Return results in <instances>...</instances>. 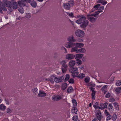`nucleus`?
<instances>
[{"label": "nucleus", "mask_w": 121, "mask_h": 121, "mask_svg": "<svg viewBox=\"0 0 121 121\" xmlns=\"http://www.w3.org/2000/svg\"><path fill=\"white\" fill-rule=\"evenodd\" d=\"M77 18L79 19L75 21L78 24H80V27L84 30H85L86 27L87 26L89 23L88 21L86 20L85 16L83 15H78Z\"/></svg>", "instance_id": "1"}, {"label": "nucleus", "mask_w": 121, "mask_h": 121, "mask_svg": "<svg viewBox=\"0 0 121 121\" xmlns=\"http://www.w3.org/2000/svg\"><path fill=\"white\" fill-rule=\"evenodd\" d=\"M60 64L62 65L61 69L62 73H65L68 68V66L66 64V61L64 60H62L60 61Z\"/></svg>", "instance_id": "2"}, {"label": "nucleus", "mask_w": 121, "mask_h": 121, "mask_svg": "<svg viewBox=\"0 0 121 121\" xmlns=\"http://www.w3.org/2000/svg\"><path fill=\"white\" fill-rule=\"evenodd\" d=\"M78 70V68L77 67H73L71 68L69 70V72L71 73H72V76L73 78H75L78 74V71H77Z\"/></svg>", "instance_id": "3"}, {"label": "nucleus", "mask_w": 121, "mask_h": 121, "mask_svg": "<svg viewBox=\"0 0 121 121\" xmlns=\"http://www.w3.org/2000/svg\"><path fill=\"white\" fill-rule=\"evenodd\" d=\"M65 77L64 75H63L60 77H56L54 78L55 82L56 83H59L63 82Z\"/></svg>", "instance_id": "4"}, {"label": "nucleus", "mask_w": 121, "mask_h": 121, "mask_svg": "<svg viewBox=\"0 0 121 121\" xmlns=\"http://www.w3.org/2000/svg\"><path fill=\"white\" fill-rule=\"evenodd\" d=\"M75 34L76 36L82 38L84 36L85 33L83 31L78 30L75 31Z\"/></svg>", "instance_id": "5"}, {"label": "nucleus", "mask_w": 121, "mask_h": 121, "mask_svg": "<svg viewBox=\"0 0 121 121\" xmlns=\"http://www.w3.org/2000/svg\"><path fill=\"white\" fill-rule=\"evenodd\" d=\"M96 116L97 117L99 121H101V119L103 118V116L101 115V113L99 110H97L95 112Z\"/></svg>", "instance_id": "6"}, {"label": "nucleus", "mask_w": 121, "mask_h": 121, "mask_svg": "<svg viewBox=\"0 0 121 121\" xmlns=\"http://www.w3.org/2000/svg\"><path fill=\"white\" fill-rule=\"evenodd\" d=\"M30 0H21V1H18V3L20 6H25L26 4L25 2H26L27 3H28L30 2Z\"/></svg>", "instance_id": "7"}, {"label": "nucleus", "mask_w": 121, "mask_h": 121, "mask_svg": "<svg viewBox=\"0 0 121 121\" xmlns=\"http://www.w3.org/2000/svg\"><path fill=\"white\" fill-rule=\"evenodd\" d=\"M75 43L73 42H68L65 44V46L66 48H69L75 46Z\"/></svg>", "instance_id": "8"}, {"label": "nucleus", "mask_w": 121, "mask_h": 121, "mask_svg": "<svg viewBox=\"0 0 121 121\" xmlns=\"http://www.w3.org/2000/svg\"><path fill=\"white\" fill-rule=\"evenodd\" d=\"M87 18L91 22L94 23L97 20V18L93 17H91L90 15H87Z\"/></svg>", "instance_id": "9"}, {"label": "nucleus", "mask_w": 121, "mask_h": 121, "mask_svg": "<svg viewBox=\"0 0 121 121\" xmlns=\"http://www.w3.org/2000/svg\"><path fill=\"white\" fill-rule=\"evenodd\" d=\"M90 90H91L92 91V93H91V96L93 100H95V94L96 92L94 91L95 88L93 87H90Z\"/></svg>", "instance_id": "10"}, {"label": "nucleus", "mask_w": 121, "mask_h": 121, "mask_svg": "<svg viewBox=\"0 0 121 121\" xmlns=\"http://www.w3.org/2000/svg\"><path fill=\"white\" fill-rule=\"evenodd\" d=\"M62 99V97L61 96L57 95L54 96L52 97V99L54 101H59Z\"/></svg>", "instance_id": "11"}, {"label": "nucleus", "mask_w": 121, "mask_h": 121, "mask_svg": "<svg viewBox=\"0 0 121 121\" xmlns=\"http://www.w3.org/2000/svg\"><path fill=\"white\" fill-rule=\"evenodd\" d=\"M108 103H105L104 104L101 103L100 104L101 107L99 108L101 109H103L104 108H107Z\"/></svg>", "instance_id": "12"}, {"label": "nucleus", "mask_w": 121, "mask_h": 121, "mask_svg": "<svg viewBox=\"0 0 121 121\" xmlns=\"http://www.w3.org/2000/svg\"><path fill=\"white\" fill-rule=\"evenodd\" d=\"M11 2V6L13 9H17L18 8V6L17 3L14 1H12Z\"/></svg>", "instance_id": "13"}, {"label": "nucleus", "mask_w": 121, "mask_h": 121, "mask_svg": "<svg viewBox=\"0 0 121 121\" xmlns=\"http://www.w3.org/2000/svg\"><path fill=\"white\" fill-rule=\"evenodd\" d=\"M5 4L2 3L1 1H0V9H3L4 11H7V9L5 7Z\"/></svg>", "instance_id": "14"}, {"label": "nucleus", "mask_w": 121, "mask_h": 121, "mask_svg": "<svg viewBox=\"0 0 121 121\" xmlns=\"http://www.w3.org/2000/svg\"><path fill=\"white\" fill-rule=\"evenodd\" d=\"M46 94L42 91H40L38 94V96L39 97H42L45 96Z\"/></svg>", "instance_id": "15"}, {"label": "nucleus", "mask_w": 121, "mask_h": 121, "mask_svg": "<svg viewBox=\"0 0 121 121\" xmlns=\"http://www.w3.org/2000/svg\"><path fill=\"white\" fill-rule=\"evenodd\" d=\"M63 6L65 9L67 10H69L70 9V5L69 3H64L63 4Z\"/></svg>", "instance_id": "16"}, {"label": "nucleus", "mask_w": 121, "mask_h": 121, "mask_svg": "<svg viewBox=\"0 0 121 121\" xmlns=\"http://www.w3.org/2000/svg\"><path fill=\"white\" fill-rule=\"evenodd\" d=\"M75 57V56L73 54H68L66 55V58L68 60H71L73 59Z\"/></svg>", "instance_id": "17"}, {"label": "nucleus", "mask_w": 121, "mask_h": 121, "mask_svg": "<svg viewBox=\"0 0 121 121\" xmlns=\"http://www.w3.org/2000/svg\"><path fill=\"white\" fill-rule=\"evenodd\" d=\"M29 3L30 4L32 7L33 8H35L37 6V3L34 0L30 1Z\"/></svg>", "instance_id": "18"}, {"label": "nucleus", "mask_w": 121, "mask_h": 121, "mask_svg": "<svg viewBox=\"0 0 121 121\" xmlns=\"http://www.w3.org/2000/svg\"><path fill=\"white\" fill-rule=\"evenodd\" d=\"M67 40L68 42H75L76 40L74 39V37L73 35L69 36L67 38Z\"/></svg>", "instance_id": "19"}, {"label": "nucleus", "mask_w": 121, "mask_h": 121, "mask_svg": "<svg viewBox=\"0 0 121 121\" xmlns=\"http://www.w3.org/2000/svg\"><path fill=\"white\" fill-rule=\"evenodd\" d=\"M84 44L83 43H75V46L77 48H82L84 46Z\"/></svg>", "instance_id": "20"}, {"label": "nucleus", "mask_w": 121, "mask_h": 121, "mask_svg": "<svg viewBox=\"0 0 121 121\" xmlns=\"http://www.w3.org/2000/svg\"><path fill=\"white\" fill-rule=\"evenodd\" d=\"M75 64V61L74 60H72L69 62V66L71 68L73 67Z\"/></svg>", "instance_id": "21"}, {"label": "nucleus", "mask_w": 121, "mask_h": 121, "mask_svg": "<svg viewBox=\"0 0 121 121\" xmlns=\"http://www.w3.org/2000/svg\"><path fill=\"white\" fill-rule=\"evenodd\" d=\"M98 3H101L103 5H105L107 3V2L104 0H97Z\"/></svg>", "instance_id": "22"}, {"label": "nucleus", "mask_w": 121, "mask_h": 121, "mask_svg": "<svg viewBox=\"0 0 121 121\" xmlns=\"http://www.w3.org/2000/svg\"><path fill=\"white\" fill-rule=\"evenodd\" d=\"M5 1L4 2V4H5V6L7 7H9L10 6L11 3L9 1L4 0Z\"/></svg>", "instance_id": "23"}, {"label": "nucleus", "mask_w": 121, "mask_h": 121, "mask_svg": "<svg viewBox=\"0 0 121 121\" xmlns=\"http://www.w3.org/2000/svg\"><path fill=\"white\" fill-rule=\"evenodd\" d=\"M83 54H76L75 56V59H81L83 56Z\"/></svg>", "instance_id": "24"}, {"label": "nucleus", "mask_w": 121, "mask_h": 121, "mask_svg": "<svg viewBox=\"0 0 121 121\" xmlns=\"http://www.w3.org/2000/svg\"><path fill=\"white\" fill-rule=\"evenodd\" d=\"M78 53H84L86 52V50L84 48H82L78 49Z\"/></svg>", "instance_id": "25"}, {"label": "nucleus", "mask_w": 121, "mask_h": 121, "mask_svg": "<svg viewBox=\"0 0 121 121\" xmlns=\"http://www.w3.org/2000/svg\"><path fill=\"white\" fill-rule=\"evenodd\" d=\"M100 5H101L99 4L96 5L94 6V8L92 9V10H93L91 11V12H93V11L94 10H97V9L98 10L99 7H100Z\"/></svg>", "instance_id": "26"}, {"label": "nucleus", "mask_w": 121, "mask_h": 121, "mask_svg": "<svg viewBox=\"0 0 121 121\" xmlns=\"http://www.w3.org/2000/svg\"><path fill=\"white\" fill-rule=\"evenodd\" d=\"M78 48L75 46V47L72 48L71 49V52H75L76 53H78Z\"/></svg>", "instance_id": "27"}, {"label": "nucleus", "mask_w": 121, "mask_h": 121, "mask_svg": "<svg viewBox=\"0 0 121 121\" xmlns=\"http://www.w3.org/2000/svg\"><path fill=\"white\" fill-rule=\"evenodd\" d=\"M99 12L97 11L95 13L91 14H88L87 15H91V17H92V16H94L95 17L97 18L99 17Z\"/></svg>", "instance_id": "28"}, {"label": "nucleus", "mask_w": 121, "mask_h": 121, "mask_svg": "<svg viewBox=\"0 0 121 121\" xmlns=\"http://www.w3.org/2000/svg\"><path fill=\"white\" fill-rule=\"evenodd\" d=\"M78 111V109L76 107H73L71 109V112L73 113H75Z\"/></svg>", "instance_id": "29"}, {"label": "nucleus", "mask_w": 121, "mask_h": 121, "mask_svg": "<svg viewBox=\"0 0 121 121\" xmlns=\"http://www.w3.org/2000/svg\"><path fill=\"white\" fill-rule=\"evenodd\" d=\"M67 91L68 93H70L73 91V89L72 86H70L68 88Z\"/></svg>", "instance_id": "30"}, {"label": "nucleus", "mask_w": 121, "mask_h": 121, "mask_svg": "<svg viewBox=\"0 0 121 121\" xmlns=\"http://www.w3.org/2000/svg\"><path fill=\"white\" fill-rule=\"evenodd\" d=\"M6 108V106L3 104H1L0 105V109L2 111L5 110Z\"/></svg>", "instance_id": "31"}, {"label": "nucleus", "mask_w": 121, "mask_h": 121, "mask_svg": "<svg viewBox=\"0 0 121 121\" xmlns=\"http://www.w3.org/2000/svg\"><path fill=\"white\" fill-rule=\"evenodd\" d=\"M67 87V84L66 83H64L62 84V88L63 90H65Z\"/></svg>", "instance_id": "32"}, {"label": "nucleus", "mask_w": 121, "mask_h": 121, "mask_svg": "<svg viewBox=\"0 0 121 121\" xmlns=\"http://www.w3.org/2000/svg\"><path fill=\"white\" fill-rule=\"evenodd\" d=\"M67 15L73 18L74 17L73 14L72 13L66 12Z\"/></svg>", "instance_id": "33"}, {"label": "nucleus", "mask_w": 121, "mask_h": 121, "mask_svg": "<svg viewBox=\"0 0 121 121\" xmlns=\"http://www.w3.org/2000/svg\"><path fill=\"white\" fill-rule=\"evenodd\" d=\"M104 6H101L99 7L98 9V11L97 12H99V13H101L103 12V10L104 9Z\"/></svg>", "instance_id": "34"}, {"label": "nucleus", "mask_w": 121, "mask_h": 121, "mask_svg": "<svg viewBox=\"0 0 121 121\" xmlns=\"http://www.w3.org/2000/svg\"><path fill=\"white\" fill-rule=\"evenodd\" d=\"M72 102L73 104V107H76L77 106V103L76 100L74 99H73L72 100Z\"/></svg>", "instance_id": "35"}, {"label": "nucleus", "mask_w": 121, "mask_h": 121, "mask_svg": "<svg viewBox=\"0 0 121 121\" xmlns=\"http://www.w3.org/2000/svg\"><path fill=\"white\" fill-rule=\"evenodd\" d=\"M76 60V63L78 64V65H79L82 64V62L81 60L79 59H77Z\"/></svg>", "instance_id": "36"}, {"label": "nucleus", "mask_w": 121, "mask_h": 121, "mask_svg": "<svg viewBox=\"0 0 121 121\" xmlns=\"http://www.w3.org/2000/svg\"><path fill=\"white\" fill-rule=\"evenodd\" d=\"M121 85V81L117 80L116 81V85L117 86H119Z\"/></svg>", "instance_id": "37"}, {"label": "nucleus", "mask_w": 121, "mask_h": 121, "mask_svg": "<svg viewBox=\"0 0 121 121\" xmlns=\"http://www.w3.org/2000/svg\"><path fill=\"white\" fill-rule=\"evenodd\" d=\"M93 107L95 108V109H96L97 108L100 107L98 105V103L96 102L95 104L93 105Z\"/></svg>", "instance_id": "38"}, {"label": "nucleus", "mask_w": 121, "mask_h": 121, "mask_svg": "<svg viewBox=\"0 0 121 121\" xmlns=\"http://www.w3.org/2000/svg\"><path fill=\"white\" fill-rule=\"evenodd\" d=\"M121 90V87H118L116 88L115 91L117 93H118L120 92V91Z\"/></svg>", "instance_id": "39"}, {"label": "nucleus", "mask_w": 121, "mask_h": 121, "mask_svg": "<svg viewBox=\"0 0 121 121\" xmlns=\"http://www.w3.org/2000/svg\"><path fill=\"white\" fill-rule=\"evenodd\" d=\"M12 111V110L9 107L7 109L6 112L7 113H10Z\"/></svg>", "instance_id": "40"}, {"label": "nucleus", "mask_w": 121, "mask_h": 121, "mask_svg": "<svg viewBox=\"0 0 121 121\" xmlns=\"http://www.w3.org/2000/svg\"><path fill=\"white\" fill-rule=\"evenodd\" d=\"M85 76V74L83 73H81L79 74V75L77 76L78 77H79L80 78H82Z\"/></svg>", "instance_id": "41"}, {"label": "nucleus", "mask_w": 121, "mask_h": 121, "mask_svg": "<svg viewBox=\"0 0 121 121\" xmlns=\"http://www.w3.org/2000/svg\"><path fill=\"white\" fill-rule=\"evenodd\" d=\"M69 78V74H66V77L65 79V82L68 81Z\"/></svg>", "instance_id": "42"}, {"label": "nucleus", "mask_w": 121, "mask_h": 121, "mask_svg": "<svg viewBox=\"0 0 121 121\" xmlns=\"http://www.w3.org/2000/svg\"><path fill=\"white\" fill-rule=\"evenodd\" d=\"M69 3V4H70L72 6H73L74 3V1L73 0H71L70 1H68Z\"/></svg>", "instance_id": "43"}, {"label": "nucleus", "mask_w": 121, "mask_h": 121, "mask_svg": "<svg viewBox=\"0 0 121 121\" xmlns=\"http://www.w3.org/2000/svg\"><path fill=\"white\" fill-rule=\"evenodd\" d=\"M18 11H19L21 13H23L24 11V9L22 8L21 9H18Z\"/></svg>", "instance_id": "44"}, {"label": "nucleus", "mask_w": 121, "mask_h": 121, "mask_svg": "<svg viewBox=\"0 0 121 121\" xmlns=\"http://www.w3.org/2000/svg\"><path fill=\"white\" fill-rule=\"evenodd\" d=\"M53 78L52 77H50L49 78L48 80H49L51 83L53 84L54 83V81L53 80Z\"/></svg>", "instance_id": "45"}, {"label": "nucleus", "mask_w": 121, "mask_h": 121, "mask_svg": "<svg viewBox=\"0 0 121 121\" xmlns=\"http://www.w3.org/2000/svg\"><path fill=\"white\" fill-rule=\"evenodd\" d=\"M78 118V117L77 116H74L72 118V119L73 120L77 121Z\"/></svg>", "instance_id": "46"}, {"label": "nucleus", "mask_w": 121, "mask_h": 121, "mask_svg": "<svg viewBox=\"0 0 121 121\" xmlns=\"http://www.w3.org/2000/svg\"><path fill=\"white\" fill-rule=\"evenodd\" d=\"M117 118V116L116 114H113L112 117V120L114 121H115L116 120Z\"/></svg>", "instance_id": "47"}, {"label": "nucleus", "mask_w": 121, "mask_h": 121, "mask_svg": "<svg viewBox=\"0 0 121 121\" xmlns=\"http://www.w3.org/2000/svg\"><path fill=\"white\" fill-rule=\"evenodd\" d=\"M108 109L109 110H113V109L112 108V104H109V105Z\"/></svg>", "instance_id": "48"}, {"label": "nucleus", "mask_w": 121, "mask_h": 121, "mask_svg": "<svg viewBox=\"0 0 121 121\" xmlns=\"http://www.w3.org/2000/svg\"><path fill=\"white\" fill-rule=\"evenodd\" d=\"M70 83L73 84V83L74 82V80L73 78H71L68 81Z\"/></svg>", "instance_id": "49"}, {"label": "nucleus", "mask_w": 121, "mask_h": 121, "mask_svg": "<svg viewBox=\"0 0 121 121\" xmlns=\"http://www.w3.org/2000/svg\"><path fill=\"white\" fill-rule=\"evenodd\" d=\"M59 55V54L58 53L55 52L54 54L53 57L55 58H57L58 57Z\"/></svg>", "instance_id": "50"}, {"label": "nucleus", "mask_w": 121, "mask_h": 121, "mask_svg": "<svg viewBox=\"0 0 121 121\" xmlns=\"http://www.w3.org/2000/svg\"><path fill=\"white\" fill-rule=\"evenodd\" d=\"M88 86L91 87H93L95 86V84L92 82H91L88 84Z\"/></svg>", "instance_id": "51"}, {"label": "nucleus", "mask_w": 121, "mask_h": 121, "mask_svg": "<svg viewBox=\"0 0 121 121\" xmlns=\"http://www.w3.org/2000/svg\"><path fill=\"white\" fill-rule=\"evenodd\" d=\"M37 90V88H35L33 91V93L35 94H37L38 93Z\"/></svg>", "instance_id": "52"}, {"label": "nucleus", "mask_w": 121, "mask_h": 121, "mask_svg": "<svg viewBox=\"0 0 121 121\" xmlns=\"http://www.w3.org/2000/svg\"><path fill=\"white\" fill-rule=\"evenodd\" d=\"M26 18H30L31 17V15L30 14L28 13H26Z\"/></svg>", "instance_id": "53"}, {"label": "nucleus", "mask_w": 121, "mask_h": 121, "mask_svg": "<svg viewBox=\"0 0 121 121\" xmlns=\"http://www.w3.org/2000/svg\"><path fill=\"white\" fill-rule=\"evenodd\" d=\"M111 96L110 94L109 93H107L105 95V97L106 98H109Z\"/></svg>", "instance_id": "54"}, {"label": "nucleus", "mask_w": 121, "mask_h": 121, "mask_svg": "<svg viewBox=\"0 0 121 121\" xmlns=\"http://www.w3.org/2000/svg\"><path fill=\"white\" fill-rule=\"evenodd\" d=\"M108 86L107 85H105L103 86L101 88V90L102 91H103L104 89H106L107 88Z\"/></svg>", "instance_id": "55"}, {"label": "nucleus", "mask_w": 121, "mask_h": 121, "mask_svg": "<svg viewBox=\"0 0 121 121\" xmlns=\"http://www.w3.org/2000/svg\"><path fill=\"white\" fill-rule=\"evenodd\" d=\"M115 101V99L113 98H111L109 100V101L110 102H114Z\"/></svg>", "instance_id": "56"}, {"label": "nucleus", "mask_w": 121, "mask_h": 121, "mask_svg": "<svg viewBox=\"0 0 121 121\" xmlns=\"http://www.w3.org/2000/svg\"><path fill=\"white\" fill-rule=\"evenodd\" d=\"M114 106L115 108H118V104L117 102L114 103H113Z\"/></svg>", "instance_id": "57"}, {"label": "nucleus", "mask_w": 121, "mask_h": 121, "mask_svg": "<svg viewBox=\"0 0 121 121\" xmlns=\"http://www.w3.org/2000/svg\"><path fill=\"white\" fill-rule=\"evenodd\" d=\"M84 81L86 83H88L89 82V78H85Z\"/></svg>", "instance_id": "58"}, {"label": "nucleus", "mask_w": 121, "mask_h": 121, "mask_svg": "<svg viewBox=\"0 0 121 121\" xmlns=\"http://www.w3.org/2000/svg\"><path fill=\"white\" fill-rule=\"evenodd\" d=\"M5 101L6 104H7L8 105H9V103L8 99H5Z\"/></svg>", "instance_id": "59"}, {"label": "nucleus", "mask_w": 121, "mask_h": 121, "mask_svg": "<svg viewBox=\"0 0 121 121\" xmlns=\"http://www.w3.org/2000/svg\"><path fill=\"white\" fill-rule=\"evenodd\" d=\"M111 117V116H109L108 117H107L106 118V120H110Z\"/></svg>", "instance_id": "60"}, {"label": "nucleus", "mask_w": 121, "mask_h": 121, "mask_svg": "<svg viewBox=\"0 0 121 121\" xmlns=\"http://www.w3.org/2000/svg\"><path fill=\"white\" fill-rule=\"evenodd\" d=\"M9 11L11 12H12L13 11V9L12 8H11V7H10H10H9Z\"/></svg>", "instance_id": "61"}, {"label": "nucleus", "mask_w": 121, "mask_h": 121, "mask_svg": "<svg viewBox=\"0 0 121 121\" xmlns=\"http://www.w3.org/2000/svg\"><path fill=\"white\" fill-rule=\"evenodd\" d=\"M83 67V66H80L79 67V68L81 69H84Z\"/></svg>", "instance_id": "62"}, {"label": "nucleus", "mask_w": 121, "mask_h": 121, "mask_svg": "<svg viewBox=\"0 0 121 121\" xmlns=\"http://www.w3.org/2000/svg\"><path fill=\"white\" fill-rule=\"evenodd\" d=\"M92 121H98L97 119L96 118H94L92 120Z\"/></svg>", "instance_id": "63"}, {"label": "nucleus", "mask_w": 121, "mask_h": 121, "mask_svg": "<svg viewBox=\"0 0 121 121\" xmlns=\"http://www.w3.org/2000/svg\"><path fill=\"white\" fill-rule=\"evenodd\" d=\"M41 121H45V119L44 118H42V119H41Z\"/></svg>", "instance_id": "64"}]
</instances>
